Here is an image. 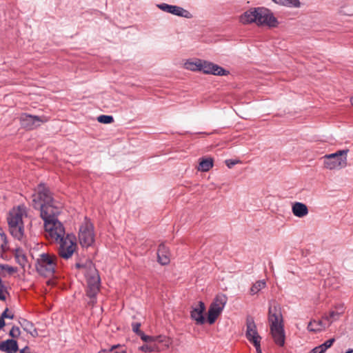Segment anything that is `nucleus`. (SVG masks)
<instances>
[{
  "label": "nucleus",
  "instance_id": "40",
  "mask_svg": "<svg viewBox=\"0 0 353 353\" xmlns=\"http://www.w3.org/2000/svg\"><path fill=\"white\" fill-rule=\"evenodd\" d=\"M237 163V161H233V160H231V159H229V160H226L225 161V163L227 165V166L229 168H231L232 166H234V165H236Z\"/></svg>",
  "mask_w": 353,
  "mask_h": 353
},
{
  "label": "nucleus",
  "instance_id": "47",
  "mask_svg": "<svg viewBox=\"0 0 353 353\" xmlns=\"http://www.w3.org/2000/svg\"><path fill=\"white\" fill-rule=\"evenodd\" d=\"M351 104L353 105V96L350 99Z\"/></svg>",
  "mask_w": 353,
  "mask_h": 353
},
{
  "label": "nucleus",
  "instance_id": "6",
  "mask_svg": "<svg viewBox=\"0 0 353 353\" xmlns=\"http://www.w3.org/2000/svg\"><path fill=\"white\" fill-rule=\"evenodd\" d=\"M88 265V271L85 273L88 283L87 295L90 299L89 304L94 305L96 302V296L99 292L100 277L92 262H89Z\"/></svg>",
  "mask_w": 353,
  "mask_h": 353
},
{
  "label": "nucleus",
  "instance_id": "41",
  "mask_svg": "<svg viewBox=\"0 0 353 353\" xmlns=\"http://www.w3.org/2000/svg\"><path fill=\"white\" fill-rule=\"evenodd\" d=\"M3 268L6 269L8 270V272L10 273H12L14 272V268L12 267H10L8 265H6V267L3 266Z\"/></svg>",
  "mask_w": 353,
  "mask_h": 353
},
{
  "label": "nucleus",
  "instance_id": "20",
  "mask_svg": "<svg viewBox=\"0 0 353 353\" xmlns=\"http://www.w3.org/2000/svg\"><path fill=\"white\" fill-rule=\"evenodd\" d=\"M20 324L23 330L29 333L33 337H35L38 335V332L36 328L34 327V325L31 322L26 319H22L20 321Z\"/></svg>",
  "mask_w": 353,
  "mask_h": 353
},
{
  "label": "nucleus",
  "instance_id": "39",
  "mask_svg": "<svg viewBox=\"0 0 353 353\" xmlns=\"http://www.w3.org/2000/svg\"><path fill=\"white\" fill-rule=\"evenodd\" d=\"M325 352L321 349V346H317L313 348L309 353H324Z\"/></svg>",
  "mask_w": 353,
  "mask_h": 353
},
{
  "label": "nucleus",
  "instance_id": "22",
  "mask_svg": "<svg viewBox=\"0 0 353 353\" xmlns=\"http://www.w3.org/2000/svg\"><path fill=\"white\" fill-rule=\"evenodd\" d=\"M212 166L213 159L212 158L203 159L199 162L197 169L201 172H208Z\"/></svg>",
  "mask_w": 353,
  "mask_h": 353
},
{
  "label": "nucleus",
  "instance_id": "17",
  "mask_svg": "<svg viewBox=\"0 0 353 353\" xmlns=\"http://www.w3.org/2000/svg\"><path fill=\"white\" fill-rule=\"evenodd\" d=\"M158 261L161 265H167L170 262V254L168 249L165 247L164 244H160L158 252Z\"/></svg>",
  "mask_w": 353,
  "mask_h": 353
},
{
  "label": "nucleus",
  "instance_id": "45",
  "mask_svg": "<svg viewBox=\"0 0 353 353\" xmlns=\"http://www.w3.org/2000/svg\"><path fill=\"white\" fill-rule=\"evenodd\" d=\"M98 353H109V352L106 350H101Z\"/></svg>",
  "mask_w": 353,
  "mask_h": 353
},
{
  "label": "nucleus",
  "instance_id": "48",
  "mask_svg": "<svg viewBox=\"0 0 353 353\" xmlns=\"http://www.w3.org/2000/svg\"><path fill=\"white\" fill-rule=\"evenodd\" d=\"M346 353H353V350H350Z\"/></svg>",
  "mask_w": 353,
  "mask_h": 353
},
{
  "label": "nucleus",
  "instance_id": "13",
  "mask_svg": "<svg viewBox=\"0 0 353 353\" xmlns=\"http://www.w3.org/2000/svg\"><path fill=\"white\" fill-rule=\"evenodd\" d=\"M201 71L205 74H211L219 76H225L229 74V72L222 67L212 62L203 60H201Z\"/></svg>",
  "mask_w": 353,
  "mask_h": 353
},
{
  "label": "nucleus",
  "instance_id": "33",
  "mask_svg": "<svg viewBox=\"0 0 353 353\" xmlns=\"http://www.w3.org/2000/svg\"><path fill=\"white\" fill-rule=\"evenodd\" d=\"M21 334L18 327L13 326L9 332V335L12 338H18Z\"/></svg>",
  "mask_w": 353,
  "mask_h": 353
},
{
  "label": "nucleus",
  "instance_id": "24",
  "mask_svg": "<svg viewBox=\"0 0 353 353\" xmlns=\"http://www.w3.org/2000/svg\"><path fill=\"white\" fill-rule=\"evenodd\" d=\"M9 249L8 241L6 234L0 228V252H6Z\"/></svg>",
  "mask_w": 353,
  "mask_h": 353
},
{
  "label": "nucleus",
  "instance_id": "5",
  "mask_svg": "<svg viewBox=\"0 0 353 353\" xmlns=\"http://www.w3.org/2000/svg\"><path fill=\"white\" fill-rule=\"evenodd\" d=\"M27 208L25 205H19L10 211L8 223L10 234L17 239L21 241L24 237L23 221L27 218Z\"/></svg>",
  "mask_w": 353,
  "mask_h": 353
},
{
  "label": "nucleus",
  "instance_id": "27",
  "mask_svg": "<svg viewBox=\"0 0 353 353\" xmlns=\"http://www.w3.org/2000/svg\"><path fill=\"white\" fill-rule=\"evenodd\" d=\"M155 342L162 343L166 348H168L172 344L170 338L162 335L155 336Z\"/></svg>",
  "mask_w": 353,
  "mask_h": 353
},
{
  "label": "nucleus",
  "instance_id": "15",
  "mask_svg": "<svg viewBox=\"0 0 353 353\" xmlns=\"http://www.w3.org/2000/svg\"><path fill=\"white\" fill-rule=\"evenodd\" d=\"M18 349L17 342L14 339H7L0 343V350L7 353H16Z\"/></svg>",
  "mask_w": 353,
  "mask_h": 353
},
{
  "label": "nucleus",
  "instance_id": "25",
  "mask_svg": "<svg viewBox=\"0 0 353 353\" xmlns=\"http://www.w3.org/2000/svg\"><path fill=\"white\" fill-rule=\"evenodd\" d=\"M266 285L265 281L264 280H260L256 281L253 284L252 288H250V294L252 295L257 294L262 289L265 288Z\"/></svg>",
  "mask_w": 353,
  "mask_h": 353
},
{
  "label": "nucleus",
  "instance_id": "28",
  "mask_svg": "<svg viewBox=\"0 0 353 353\" xmlns=\"http://www.w3.org/2000/svg\"><path fill=\"white\" fill-rule=\"evenodd\" d=\"M141 351L144 352H152L159 351V348L156 344L146 343L139 347Z\"/></svg>",
  "mask_w": 353,
  "mask_h": 353
},
{
  "label": "nucleus",
  "instance_id": "18",
  "mask_svg": "<svg viewBox=\"0 0 353 353\" xmlns=\"http://www.w3.org/2000/svg\"><path fill=\"white\" fill-rule=\"evenodd\" d=\"M326 327L327 326L322 321L312 320L308 323L307 328L310 332H319L325 330Z\"/></svg>",
  "mask_w": 353,
  "mask_h": 353
},
{
  "label": "nucleus",
  "instance_id": "16",
  "mask_svg": "<svg viewBox=\"0 0 353 353\" xmlns=\"http://www.w3.org/2000/svg\"><path fill=\"white\" fill-rule=\"evenodd\" d=\"M293 214L299 218H303L307 215L309 211L307 205L301 202H295L292 206Z\"/></svg>",
  "mask_w": 353,
  "mask_h": 353
},
{
  "label": "nucleus",
  "instance_id": "9",
  "mask_svg": "<svg viewBox=\"0 0 353 353\" xmlns=\"http://www.w3.org/2000/svg\"><path fill=\"white\" fill-rule=\"evenodd\" d=\"M79 241L83 247H90L94 241L93 225L86 218L79 228Z\"/></svg>",
  "mask_w": 353,
  "mask_h": 353
},
{
  "label": "nucleus",
  "instance_id": "36",
  "mask_svg": "<svg viewBox=\"0 0 353 353\" xmlns=\"http://www.w3.org/2000/svg\"><path fill=\"white\" fill-rule=\"evenodd\" d=\"M141 323L138 322H134L132 323V331L136 334L139 333L140 330Z\"/></svg>",
  "mask_w": 353,
  "mask_h": 353
},
{
  "label": "nucleus",
  "instance_id": "2",
  "mask_svg": "<svg viewBox=\"0 0 353 353\" xmlns=\"http://www.w3.org/2000/svg\"><path fill=\"white\" fill-rule=\"evenodd\" d=\"M44 228L47 236L59 243V256L65 259H70L77 249L75 236L72 234H67L65 236V228L59 220L46 221V223H44Z\"/></svg>",
  "mask_w": 353,
  "mask_h": 353
},
{
  "label": "nucleus",
  "instance_id": "46",
  "mask_svg": "<svg viewBox=\"0 0 353 353\" xmlns=\"http://www.w3.org/2000/svg\"><path fill=\"white\" fill-rule=\"evenodd\" d=\"M256 353H263L261 348L256 349Z\"/></svg>",
  "mask_w": 353,
  "mask_h": 353
},
{
  "label": "nucleus",
  "instance_id": "31",
  "mask_svg": "<svg viewBox=\"0 0 353 353\" xmlns=\"http://www.w3.org/2000/svg\"><path fill=\"white\" fill-rule=\"evenodd\" d=\"M7 293V288L3 283L1 279L0 278V300L5 301L6 299V294Z\"/></svg>",
  "mask_w": 353,
  "mask_h": 353
},
{
  "label": "nucleus",
  "instance_id": "30",
  "mask_svg": "<svg viewBox=\"0 0 353 353\" xmlns=\"http://www.w3.org/2000/svg\"><path fill=\"white\" fill-rule=\"evenodd\" d=\"M109 353H126L125 348L120 345H113L108 350Z\"/></svg>",
  "mask_w": 353,
  "mask_h": 353
},
{
  "label": "nucleus",
  "instance_id": "23",
  "mask_svg": "<svg viewBox=\"0 0 353 353\" xmlns=\"http://www.w3.org/2000/svg\"><path fill=\"white\" fill-rule=\"evenodd\" d=\"M201 59H197L195 61L188 60L184 63V68L190 71H201Z\"/></svg>",
  "mask_w": 353,
  "mask_h": 353
},
{
  "label": "nucleus",
  "instance_id": "37",
  "mask_svg": "<svg viewBox=\"0 0 353 353\" xmlns=\"http://www.w3.org/2000/svg\"><path fill=\"white\" fill-rule=\"evenodd\" d=\"M143 341L145 342L146 343L154 344V343L155 342V336L145 335V340H143Z\"/></svg>",
  "mask_w": 353,
  "mask_h": 353
},
{
  "label": "nucleus",
  "instance_id": "3",
  "mask_svg": "<svg viewBox=\"0 0 353 353\" xmlns=\"http://www.w3.org/2000/svg\"><path fill=\"white\" fill-rule=\"evenodd\" d=\"M268 319L270 334L274 343L277 345L283 347L285 341L283 316L279 305L274 301L270 302L269 304Z\"/></svg>",
  "mask_w": 353,
  "mask_h": 353
},
{
  "label": "nucleus",
  "instance_id": "14",
  "mask_svg": "<svg viewBox=\"0 0 353 353\" xmlns=\"http://www.w3.org/2000/svg\"><path fill=\"white\" fill-rule=\"evenodd\" d=\"M205 310V304L202 301H200L196 306L192 308L190 316L197 325H203L205 323V319L203 316Z\"/></svg>",
  "mask_w": 353,
  "mask_h": 353
},
{
  "label": "nucleus",
  "instance_id": "4",
  "mask_svg": "<svg viewBox=\"0 0 353 353\" xmlns=\"http://www.w3.org/2000/svg\"><path fill=\"white\" fill-rule=\"evenodd\" d=\"M243 24L255 23L258 26H267L270 28L277 26L278 21L273 14L264 8H254L245 11L239 17Z\"/></svg>",
  "mask_w": 353,
  "mask_h": 353
},
{
  "label": "nucleus",
  "instance_id": "29",
  "mask_svg": "<svg viewBox=\"0 0 353 353\" xmlns=\"http://www.w3.org/2000/svg\"><path fill=\"white\" fill-rule=\"evenodd\" d=\"M97 121L101 123L109 124L113 122L114 119L110 115H100L98 117Z\"/></svg>",
  "mask_w": 353,
  "mask_h": 353
},
{
  "label": "nucleus",
  "instance_id": "1",
  "mask_svg": "<svg viewBox=\"0 0 353 353\" xmlns=\"http://www.w3.org/2000/svg\"><path fill=\"white\" fill-rule=\"evenodd\" d=\"M32 205L35 209H40L41 217L46 221H58L57 216L60 214L61 205L52 197L51 193L44 183H40L32 194Z\"/></svg>",
  "mask_w": 353,
  "mask_h": 353
},
{
  "label": "nucleus",
  "instance_id": "26",
  "mask_svg": "<svg viewBox=\"0 0 353 353\" xmlns=\"http://www.w3.org/2000/svg\"><path fill=\"white\" fill-rule=\"evenodd\" d=\"M342 314L343 312L331 311L328 316L325 315L323 316V319L330 321L329 325H330L334 321L338 319Z\"/></svg>",
  "mask_w": 353,
  "mask_h": 353
},
{
  "label": "nucleus",
  "instance_id": "7",
  "mask_svg": "<svg viewBox=\"0 0 353 353\" xmlns=\"http://www.w3.org/2000/svg\"><path fill=\"white\" fill-rule=\"evenodd\" d=\"M57 257L48 253H43L39 255L37 260L36 269L38 273L44 276H48L53 274Z\"/></svg>",
  "mask_w": 353,
  "mask_h": 353
},
{
  "label": "nucleus",
  "instance_id": "8",
  "mask_svg": "<svg viewBox=\"0 0 353 353\" xmlns=\"http://www.w3.org/2000/svg\"><path fill=\"white\" fill-rule=\"evenodd\" d=\"M347 152L348 150H342L325 155L323 157L324 167L328 170H339L346 167Z\"/></svg>",
  "mask_w": 353,
  "mask_h": 353
},
{
  "label": "nucleus",
  "instance_id": "35",
  "mask_svg": "<svg viewBox=\"0 0 353 353\" xmlns=\"http://www.w3.org/2000/svg\"><path fill=\"white\" fill-rule=\"evenodd\" d=\"M90 262V261H86L85 264L77 263L75 264V266L78 269H83L84 270V272L85 273L87 271H88V263Z\"/></svg>",
  "mask_w": 353,
  "mask_h": 353
},
{
  "label": "nucleus",
  "instance_id": "34",
  "mask_svg": "<svg viewBox=\"0 0 353 353\" xmlns=\"http://www.w3.org/2000/svg\"><path fill=\"white\" fill-rule=\"evenodd\" d=\"M334 342V339H330L326 341L323 344H321L320 346H321V349L324 352H325L327 348H329L330 347L332 346V345L333 344Z\"/></svg>",
  "mask_w": 353,
  "mask_h": 353
},
{
  "label": "nucleus",
  "instance_id": "38",
  "mask_svg": "<svg viewBox=\"0 0 353 353\" xmlns=\"http://www.w3.org/2000/svg\"><path fill=\"white\" fill-rule=\"evenodd\" d=\"M8 309H6V310L3 312V313H2L1 316H0V318H2V319H3V320H4V319H5V318L10 319H13V315H12H12H10V314L8 313Z\"/></svg>",
  "mask_w": 353,
  "mask_h": 353
},
{
  "label": "nucleus",
  "instance_id": "42",
  "mask_svg": "<svg viewBox=\"0 0 353 353\" xmlns=\"http://www.w3.org/2000/svg\"><path fill=\"white\" fill-rule=\"evenodd\" d=\"M138 336H140V338L141 339V340H145V334L142 332V331H140L139 333L137 334Z\"/></svg>",
  "mask_w": 353,
  "mask_h": 353
},
{
  "label": "nucleus",
  "instance_id": "21",
  "mask_svg": "<svg viewBox=\"0 0 353 353\" xmlns=\"http://www.w3.org/2000/svg\"><path fill=\"white\" fill-rule=\"evenodd\" d=\"M275 3L288 7L298 8L301 7V2L299 0H272Z\"/></svg>",
  "mask_w": 353,
  "mask_h": 353
},
{
  "label": "nucleus",
  "instance_id": "10",
  "mask_svg": "<svg viewBox=\"0 0 353 353\" xmlns=\"http://www.w3.org/2000/svg\"><path fill=\"white\" fill-rule=\"evenodd\" d=\"M227 301L228 297L226 295L223 294L216 295L208 310V321L210 324H213L215 322L223 311Z\"/></svg>",
  "mask_w": 353,
  "mask_h": 353
},
{
  "label": "nucleus",
  "instance_id": "11",
  "mask_svg": "<svg viewBox=\"0 0 353 353\" xmlns=\"http://www.w3.org/2000/svg\"><path fill=\"white\" fill-rule=\"evenodd\" d=\"M245 337L251 343L255 349L261 348V336L259 334L253 316L248 315L245 321Z\"/></svg>",
  "mask_w": 353,
  "mask_h": 353
},
{
  "label": "nucleus",
  "instance_id": "43",
  "mask_svg": "<svg viewBox=\"0 0 353 353\" xmlns=\"http://www.w3.org/2000/svg\"><path fill=\"white\" fill-rule=\"evenodd\" d=\"M28 350V347L26 346L20 350V353H28V352H27Z\"/></svg>",
  "mask_w": 353,
  "mask_h": 353
},
{
  "label": "nucleus",
  "instance_id": "44",
  "mask_svg": "<svg viewBox=\"0 0 353 353\" xmlns=\"http://www.w3.org/2000/svg\"><path fill=\"white\" fill-rule=\"evenodd\" d=\"M5 325V321L2 319V318H0V328L3 327Z\"/></svg>",
  "mask_w": 353,
  "mask_h": 353
},
{
  "label": "nucleus",
  "instance_id": "12",
  "mask_svg": "<svg viewBox=\"0 0 353 353\" xmlns=\"http://www.w3.org/2000/svg\"><path fill=\"white\" fill-rule=\"evenodd\" d=\"M47 121L46 117L33 116L28 114H23L20 117L21 125L28 130H32Z\"/></svg>",
  "mask_w": 353,
  "mask_h": 353
},
{
  "label": "nucleus",
  "instance_id": "32",
  "mask_svg": "<svg viewBox=\"0 0 353 353\" xmlns=\"http://www.w3.org/2000/svg\"><path fill=\"white\" fill-rule=\"evenodd\" d=\"M157 7L165 12L171 14L172 5H169V4L163 3L158 4Z\"/></svg>",
  "mask_w": 353,
  "mask_h": 353
},
{
  "label": "nucleus",
  "instance_id": "19",
  "mask_svg": "<svg viewBox=\"0 0 353 353\" xmlns=\"http://www.w3.org/2000/svg\"><path fill=\"white\" fill-rule=\"evenodd\" d=\"M171 14L185 19H192L193 17L188 10L177 6H172Z\"/></svg>",
  "mask_w": 353,
  "mask_h": 353
}]
</instances>
